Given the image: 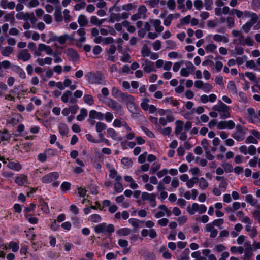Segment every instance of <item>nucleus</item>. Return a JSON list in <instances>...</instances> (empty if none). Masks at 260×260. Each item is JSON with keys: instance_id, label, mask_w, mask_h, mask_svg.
I'll return each instance as SVG.
<instances>
[{"instance_id": "nucleus-1", "label": "nucleus", "mask_w": 260, "mask_h": 260, "mask_svg": "<svg viewBox=\"0 0 260 260\" xmlns=\"http://www.w3.org/2000/svg\"><path fill=\"white\" fill-rule=\"evenodd\" d=\"M212 110L217 111L221 119L231 117L230 107L220 100L212 107Z\"/></svg>"}, {"instance_id": "nucleus-2", "label": "nucleus", "mask_w": 260, "mask_h": 260, "mask_svg": "<svg viewBox=\"0 0 260 260\" xmlns=\"http://www.w3.org/2000/svg\"><path fill=\"white\" fill-rule=\"evenodd\" d=\"M86 79L91 84L105 85L106 81L104 75L100 72H88L86 74Z\"/></svg>"}, {"instance_id": "nucleus-3", "label": "nucleus", "mask_w": 260, "mask_h": 260, "mask_svg": "<svg viewBox=\"0 0 260 260\" xmlns=\"http://www.w3.org/2000/svg\"><path fill=\"white\" fill-rule=\"evenodd\" d=\"M158 114L161 116L159 119V123L162 126L166 125L168 123L174 120L173 112L170 109H159Z\"/></svg>"}, {"instance_id": "nucleus-4", "label": "nucleus", "mask_w": 260, "mask_h": 260, "mask_svg": "<svg viewBox=\"0 0 260 260\" xmlns=\"http://www.w3.org/2000/svg\"><path fill=\"white\" fill-rule=\"evenodd\" d=\"M71 36L74 38L73 43L79 48L82 46L83 43L86 40V30L84 28L78 29L76 31L73 32Z\"/></svg>"}, {"instance_id": "nucleus-5", "label": "nucleus", "mask_w": 260, "mask_h": 260, "mask_svg": "<svg viewBox=\"0 0 260 260\" xmlns=\"http://www.w3.org/2000/svg\"><path fill=\"white\" fill-rule=\"evenodd\" d=\"M187 212L190 215H194L196 212L200 214L205 213L207 211V207L204 204H199L197 203H193L189 205L186 208Z\"/></svg>"}, {"instance_id": "nucleus-6", "label": "nucleus", "mask_w": 260, "mask_h": 260, "mask_svg": "<svg viewBox=\"0 0 260 260\" xmlns=\"http://www.w3.org/2000/svg\"><path fill=\"white\" fill-rule=\"evenodd\" d=\"M94 229L96 233H112L114 232L115 230L113 224H110L107 225L105 222L95 226Z\"/></svg>"}, {"instance_id": "nucleus-7", "label": "nucleus", "mask_w": 260, "mask_h": 260, "mask_svg": "<svg viewBox=\"0 0 260 260\" xmlns=\"http://www.w3.org/2000/svg\"><path fill=\"white\" fill-rule=\"evenodd\" d=\"M59 177V174L56 172L50 173L44 176L41 180L44 183H50L53 182V185L57 187L59 185V182L55 181Z\"/></svg>"}, {"instance_id": "nucleus-8", "label": "nucleus", "mask_w": 260, "mask_h": 260, "mask_svg": "<svg viewBox=\"0 0 260 260\" xmlns=\"http://www.w3.org/2000/svg\"><path fill=\"white\" fill-rule=\"evenodd\" d=\"M129 12H124L121 13L111 12L109 16V21L111 23H114L116 21H120L122 19H126L130 16Z\"/></svg>"}, {"instance_id": "nucleus-9", "label": "nucleus", "mask_w": 260, "mask_h": 260, "mask_svg": "<svg viewBox=\"0 0 260 260\" xmlns=\"http://www.w3.org/2000/svg\"><path fill=\"white\" fill-rule=\"evenodd\" d=\"M106 104L120 115L123 114L124 112L122 109V106L116 101L109 99L106 102Z\"/></svg>"}, {"instance_id": "nucleus-10", "label": "nucleus", "mask_w": 260, "mask_h": 260, "mask_svg": "<svg viewBox=\"0 0 260 260\" xmlns=\"http://www.w3.org/2000/svg\"><path fill=\"white\" fill-rule=\"evenodd\" d=\"M236 131L232 134V137L237 141L243 140L245 137V129L240 125H237Z\"/></svg>"}, {"instance_id": "nucleus-11", "label": "nucleus", "mask_w": 260, "mask_h": 260, "mask_svg": "<svg viewBox=\"0 0 260 260\" xmlns=\"http://www.w3.org/2000/svg\"><path fill=\"white\" fill-rule=\"evenodd\" d=\"M185 67L182 68L180 70V75L182 77H188L191 72L195 70V67L190 61H187L185 63Z\"/></svg>"}, {"instance_id": "nucleus-12", "label": "nucleus", "mask_w": 260, "mask_h": 260, "mask_svg": "<svg viewBox=\"0 0 260 260\" xmlns=\"http://www.w3.org/2000/svg\"><path fill=\"white\" fill-rule=\"evenodd\" d=\"M141 198L143 200L148 201L151 207H155L156 206V196L154 193L143 192L141 194Z\"/></svg>"}, {"instance_id": "nucleus-13", "label": "nucleus", "mask_w": 260, "mask_h": 260, "mask_svg": "<svg viewBox=\"0 0 260 260\" xmlns=\"http://www.w3.org/2000/svg\"><path fill=\"white\" fill-rule=\"evenodd\" d=\"M235 127V123L232 120L221 121L217 124V128L219 130L228 129H233Z\"/></svg>"}, {"instance_id": "nucleus-14", "label": "nucleus", "mask_w": 260, "mask_h": 260, "mask_svg": "<svg viewBox=\"0 0 260 260\" xmlns=\"http://www.w3.org/2000/svg\"><path fill=\"white\" fill-rule=\"evenodd\" d=\"M61 100L64 103L69 102L70 104H76L77 100L72 97V92L70 90H66L61 96Z\"/></svg>"}, {"instance_id": "nucleus-15", "label": "nucleus", "mask_w": 260, "mask_h": 260, "mask_svg": "<svg viewBox=\"0 0 260 260\" xmlns=\"http://www.w3.org/2000/svg\"><path fill=\"white\" fill-rule=\"evenodd\" d=\"M31 54L27 49H22L18 52L17 57L19 60L24 62L28 61L31 58Z\"/></svg>"}, {"instance_id": "nucleus-16", "label": "nucleus", "mask_w": 260, "mask_h": 260, "mask_svg": "<svg viewBox=\"0 0 260 260\" xmlns=\"http://www.w3.org/2000/svg\"><path fill=\"white\" fill-rule=\"evenodd\" d=\"M142 66L143 67L144 71L146 73H150L152 71H155L153 62L147 59H143Z\"/></svg>"}, {"instance_id": "nucleus-17", "label": "nucleus", "mask_w": 260, "mask_h": 260, "mask_svg": "<svg viewBox=\"0 0 260 260\" xmlns=\"http://www.w3.org/2000/svg\"><path fill=\"white\" fill-rule=\"evenodd\" d=\"M212 37L213 40L216 42H222L226 44L229 42V36L228 34L221 35L219 34H215L214 35H209L207 37Z\"/></svg>"}, {"instance_id": "nucleus-18", "label": "nucleus", "mask_w": 260, "mask_h": 260, "mask_svg": "<svg viewBox=\"0 0 260 260\" xmlns=\"http://www.w3.org/2000/svg\"><path fill=\"white\" fill-rule=\"evenodd\" d=\"M150 23L154 27L155 31L158 34L161 33L164 29L163 26L161 25V22L159 19H150Z\"/></svg>"}, {"instance_id": "nucleus-19", "label": "nucleus", "mask_w": 260, "mask_h": 260, "mask_svg": "<svg viewBox=\"0 0 260 260\" xmlns=\"http://www.w3.org/2000/svg\"><path fill=\"white\" fill-rule=\"evenodd\" d=\"M14 182L18 186H23L28 183V177L26 175L21 174L16 176Z\"/></svg>"}, {"instance_id": "nucleus-20", "label": "nucleus", "mask_w": 260, "mask_h": 260, "mask_svg": "<svg viewBox=\"0 0 260 260\" xmlns=\"http://www.w3.org/2000/svg\"><path fill=\"white\" fill-rule=\"evenodd\" d=\"M116 50V48L114 45H110V47L106 51L107 59L111 61H115V57L114 55Z\"/></svg>"}, {"instance_id": "nucleus-21", "label": "nucleus", "mask_w": 260, "mask_h": 260, "mask_svg": "<svg viewBox=\"0 0 260 260\" xmlns=\"http://www.w3.org/2000/svg\"><path fill=\"white\" fill-rule=\"evenodd\" d=\"M245 201L251 206L255 207L257 209H260V204L258 200L254 198L251 194H247L245 196Z\"/></svg>"}, {"instance_id": "nucleus-22", "label": "nucleus", "mask_w": 260, "mask_h": 260, "mask_svg": "<svg viewBox=\"0 0 260 260\" xmlns=\"http://www.w3.org/2000/svg\"><path fill=\"white\" fill-rule=\"evenodd\" d=\"M57 41L61 45H63L66 43L67 41H69L70 43H73L74 38L71 35H69L67 34H64L62 36H58Z\"/></svg>"}, {"instance_id": "nucleus-23", "label": "nucleus", "mask_w": 260, "mask_h": 260, "mask_svg": "<svg viewBox=\"0 0 260 260\" xmlns=\"http://www.w3.org/2000/svg\"><path fill=\"white\" fill-rule=\"evenodd\" d=\"M1 7L4 9H13L15 7V3L13 1H8V0H1L0 2Z\"/></svg>"}, {"instance_id": "nucleus-24", "label": "nucleus", "mask_w": 260, "mask_h": 260, "mask_svg": "<svg viewBox=\"0 0 260 260\" xmlns=\"http://www.w3.org/2000/svg\"><path fill=\"white\" fill-rule=\"evenodd\" d=\"M107 128V125L101 121H99L96 123L95 124V130L96 132L99 134V137H103L102 132L105 130Z\"/></svg>"}, {"instance_id": "nucleus-25", "label": "nucleus", "mask_w": 260, "mask_h": 260, "mask_svg": "<svg viewBox=\"0 0 260 260\" xmlns=\"http://www.w3.org/2000/svg\"><path fill=\"white\" fill-rule=\"evenodd\" d=\"M89 116L90 118L94 119H97L99 120L104 119V114L100 112H98L95 110H91L89 113Z\"/></svg>"}, {"instance_id": "nucleus-26", "label": "nucleus", "mask_w": 260, "mask_h": 260, "mask_svg": "<svg viewBox=\"0 0 260 260\" xmlns=\"http://www.w3.org/2000/svg\"><path fill=\"white\" fill-rule=\"evenodd\" d=\"M38 50L41 52H45L48 55H51L53 53V50L51 47L44 44H39L38 45Z\"/></svg>"}, {"instance_id": "nucleus-27", "label": "nucleus", "mask_w": 260, "mask_h": 260, "mask_svg": "<svg viewBox=\"0 0 260 260\" xmlns=\"http://www.w3.org/2000/svg\"><path fill=\"white\" fill-rule=\"evenodd\" d=\"M61 6H58L57 7L55 8L54 17L55 20L57 22H61L63 21V18L61 15Z\"/></svg>"}, {"instance_id": "nucleus-28", "label": "nucleus", "mask_w": 260, "mask_h": 260, "mask_svg": "<svg viewBox=\"0 0 260 260\" xmlns=\"http://www.w3.org/2000/svg\"><path fill=\"white\" fill-rule=\"evenodd\" d=\"M7 166L9 169L15 171H19L22 169V166L19 162L9 161Z\"/></svg>"}, {"instance_id": "nucleus-29", "label": "nucleus", "mask_w": 260, "mask_h": 260, "mask_svg": "<svg viewBox=\"0 0 260 260\" xmlns=\"http://www.w3.org/2000/svg\"><path fill=\"white\" fill-rule=\"evenodd\" d=\"M197 182L199 183V187L202 190L206 189L209 186L208 182L204 177L198 178Z\"/></svg>"}, {"instance_id": "nucleus-30", "label": "nucleus", "mask_w": 260, "mask_h": 260, "mask_svg": "<svg viewBox=\"0 0 260 260\" xmlns=\"http://www.w3.org/2000/svg\"><path fill=\"white\" fill-rule=\"evenodd\" d=\"M128 222L134 228L138 229V228L142 227V224H143L144 221L140 220L137 218H132L128 220Z\"/></svg>"}, {"instance_id": "nucleus-31", "label": "nucleus", "mask_w": 260, "mask_h": 260, "mask_svg": "<svg viewBox=\"0 0 260 260\" xmlns=\"http://www.w3.org/2000/svg\"><path fill=\"white\" fill-rule=\"evenodd\" d=\"M175 128L174 133L175 135H178L183 130L184 127V122L181 120H176L175 123Z\"/></svg>"}, {"instance_id": "nucleus-32", "label": "nucleus", "mask_w": 260, "mask_h": 260, "mask_svg": "<svg viewBox=\"0 0 260 260\" xmlns=\"http://www.w3.org/2000/svg\"><path fill=\"white\" fill-rule=\"evenodd\" d=\"M124 179L126 182L130 183L129 187L131 189H135L138 188V185L136 183L135 180L131 176H125L124 177Z\"/></svg>"}, {"instance_id": "nucleus-33", "label": "nucleus", "mask_w": 260, "mask_h": 260, "mask_svg": "<svg viewBox=\"0 0 260 260\" xmlns=\"http://www.w3.org/2000/svg\"><path fill=\"white\" fill-rule=\"evenodd\" d=\"M121 102L125 103L126 105L134 101V98L132 95L127 93H123L120 99Z\"/></svg>"}, {"instance_id": "nucleus-34", "label": "nucleus", "mask_w": 260, "mask_h": 260, "mask_svg": "<svg viewBox=\"0 0 260 260\" xmlns=\"http://www.w3.org/2000/svg\"><path fill=\"white\" fill-rule=\"evenodd\" d=\"M58 127L59 133L62 136L67 135L69 132V128L66 124L63 123H60L58 124Z\"/></svg>"}, {"instance_id": "nucleus-35", "label": "nucleus", "mask_w": 260, "mask_h": 260, "mask_svg": "<svg viewBox=\"0 0 260 260\" xmlns=\"http://www.w3.org/2000/svg\"><path fill=\"white\" fill-rule=\"evenodd\" d=\"M258 21H249L242 26V29L245 33H248L250 30L251 27L256 24Z\"/></svg>"}, {"instance_id": "nucleus-36", "label": "nucleus", "mask_w": 260, "mask_h": 260, "mask_svg": "<svg viewBox=\"0 0 260 260\" xmlns=\"http://www.w3.org/2000/svg\"><path fill=\"white\" fill-rule=\"evenodd\" d=\"M3 18L5 21L10 22L12 25H14L15 23V19L12 13H5Z\"/></svg>"}, {"instance_id": "nucleus-37", "label": "nucleus", "mask_w": 260, "mask_h": 260, "mask_svg": "<svg viewBox=\"0 0 260 260\" xmlns=\"http://www.w3.org/2000/svg\"><path fill=\"white\" fill-rule=\"evenodd\" d=\"M243 16L246 18H250V21H258V19L257 15L255 13L248 11L243 12Z\"/></svg>"}, {"instance_id": "nucleus-38", "label": "nucleus", "mask_w": 260, "mask_h": 260, "mask_svg": "<svg viewBox=\"0 0 260 260\" xmlns=\"http://www.w3.org/2000/svg\"><path fill=\"white\" fill-rule=\"evenodd\" d=\"M127 107L129 112L135 114H138L139 113L140 110L135 105L134 101L127 105Z\"/></svg>"}, {"instance_id": "nucleus-39", "label": "nucleus", "mask_w": 260, "mask_h": 260, "mask_svg": "<svg viewBox=\"0 0 260 260\" xmlns=\"http://www.w3.org/2000/svg\"><path fill=\"white\" fill-rule=\"evenodd\" d=\"M127 107L129 112L135 114H138L139 113L140 110L135 105L134 101L127 105Z\"/></svg>"}, {"instance_id": "nucleus-40", "label": "nucleus", "mask_w": 260, "mask_h": 260, "mask_svg": "<svg viewBox=\"0 0 260 260\" xmlns=\"http://www.w3.org/2000/svg\"><path fill=\"white\" fill-rule=\"evenodd\" d=\"M131 230L128 228H121L116 231V234L119 236H125L130 234Z\"/></svg>"}, {"instance_id": "nucleus-41", "label": "nucleus", "mask_w": 260, "mask_h": 260, "mask_svg": "<svg viewBox=\"0 0 260 260\" xmlns=\"http://www.w3.org/2000/svg\"><path fill=\"white\" fill-rule=\"evenodd\" d=\"M227 89L229 92L234 94L237 93V88L235 83L233 81L228 82Z\"/></svg>"}, {"instance_id": "nucleus-42", "label": "nucleus", "mask_w": 260, "mask_h": 260, "mask_svg": "<svg viewBox=\"0 0 260 260\" xmlns=\"http://www.w3.org/2000/svg\"><path fill=\"white\" fill-rule=\"evenodd\" d=\"M78 23L80 26H85L88 24V19L84 15L80 14L78 17Z\"/></svg>"}, {"instance_id": "nucleus-43", "label": "nucleus", "mask_w": 260, "mask_h": 260, "mask_svg": "<svg viewBox=\"0 0 260 260\" xmlns=\"http://www.w3.org/2000/svg\"><path fill=\"white\" fill-rule=\"evenodd\" d=\"M252 220L250 218H246L243 220V223L246 224L245 230L248 232L255 228L252 226Z\"/></svg>"}, {"instance_id": "nucleus-44", "label": "nucleus", "mask_w": 260, "mask_h": 260, "mask_svg": "<svg viewBox=\"0 0 260 260\" xmlns=\"http://www.w3.org/2000/svg\"><path fill=\"white\" fill-rule=\"evenodd\" d=\"M105 20L104 19H99L95 16H91L90 18L91 24L96 26H100L105 22Z\"/></svg>"}, {"instance_id": "nucleus-45", "label": "nucleus", "mask_w": 260, "mask_h": 260, "mask_svg": "<svg viewBox=\"0 0 260 260\" xmlns=\"http://www.w3.org/2000/svg\"><path fill=\"white\" fill-rule=\"evenodd\" d=\"M109 177L115 179L116 181H120L122 179L121 176L118 174L117 171L114 169L110 170Z\"/></svg>"}, {"instance_id": "nucleus-46", "label": "nucleus", "mask_w": 260, "mask_h": 260, "mask_svg": "<svg viewBox=\"0 0 260 260\" xmlns=\"http://www.w3.org/2000/svg\"><path fill=\"white\" fill-rule=\"evenodd\" d=\"M253 253L251 247L246 248L244 250L243 260H251Z\"/></svg>"}, {"instance_id": "nucleus-47", "label": "nucleus", "mask_w": 260, "mask_h": 260, "mask_svg": "<svg viewBox=\"0 0 260 260\" xmlns=\"http://www.w3.org/2000/svg\"><path fill=\"white\" fill-rule=\"evenodd\" d=\"M137 7V3L135 2L132 3H127L123 5L122 6V10L129 11L133 9H135Z\"/></svg>"}, {"instance_id": "nucleus-48", "label": "nucleus", "mask_w": 260, "mask_h": 260, "mask_svg": "<svg viewBox=\"0 0 260 260\" xmlns=\"http://www.w3.org/2000/svg\"><path fill=\"white\" fill-rule=\"evenodd\" d=\"M13 52V48L10 46H6L1 50L3 56L8 57Z\"/></svg>"}, {"instance_id": "nucleus-49", "label": "nucleus", "mask_w": 260, "mask_h": 260, "mask_svg": "<svg viewBox=\"0 0 260 260\" xmlns=\"http://www.w3.org/2000/svg\"><path fill=\"white\" fill-rule=\"evenodd\" d=\"M67 54L68 56L70 57L74 60H77L79 58V55L77 52L72 49H68Z\"/></svg>"}, {"instance_id": "nucleus-50", "label": "nucleus", "mask_w": 260, "mask_h": 260, "mask_svg": "<svg viewBox=\"0 0 260 260\" xmlns=\"http://www.w3.org/2000/svg\"><path fill=\"white\" fill-rule=\"evenodd\" d=\"M87 116V110L85 108L81 109L80 113L77 115L76 118L77 120L81 121L83 120Z\"/></svg>"}, {"instance_id": "nucleus-51", "label": "nucleus", "mask_w": 260, "mask_h": 260, "mask_svg": "<svg viewBox=\"0 0 260 260\" xmlns=\"http://www.w3.org/2000/svg\"><path fill=\"white\" fill-rule=\"evenodd\" d=\"M149 102L150 100L147 98H143L142 99L140 105L143 110L148 111L150 106L149 105Z\"/></svg>"}, {"instance_id": "nucleus-52", "label": "nucleus", "mask_w": 260, "mask_h": 260, "mask_svg": "<svg viewBox=\"0 0 260 260\" xmlns=\"http://www.w3.org/2000/svg\"><path fill=\"white\" fill-rule=\"evenodd\" d=\"M217 46L212 42L206 45L205 49L208 53H212L217 49Z\"/></svg>"}, {"instance_id": "nucleus-53", "label": "nucleus", "mask_w": 260, "mask_h": 260, "mask_svg": "<svg viewBox=\"0 0 260 260\" xmlns=\"http://www.w3.org/2000/svg\"><path fill=\"white\" fill-rule=\"evenodd\" d=\"M29 13H24L23 12H19L16 14V18L18 20H23L24 21H28V17Z\"/></svg>"}, {"instance_id": "nucleus-54", "label": "nucleus", "mask_w": 260, "mask_h": 260, "mask_svg": "<svg viewBox=\"0 0 260 260\" xmlns=\"http://www.w3.org/2000/svg\"><path fill=\"white\" fill-rule=\"evenodd\" d=\"M88 219L92 223H99L101 221L102 218L100 215L93 214L89 217Z\"/></svg>"}, {"instance_id": "nucleus-55", "label": "nucleus", "mask_w": 260, "mask_h": 260, "mask_svg": "<svg viewBox=\"0 0 260 260\" xmlns=\"http://www.w3.org/2000/svg\"><path fill=\"white\" fill-rule=\"evenodd\" d=\"M128 23H129V22L125 20L121 23H116L114 25V28L118 31H120L122 29L123 27H126V26L128 25Z\"/></svg>"}, {"instance_id": "nucleus-56", "label": "nucleus", "mask_w": 260, "mask_h": 260, "mask_svg": "<svg viewBox=\"0 0 260 260\" xmlns=\"http://www.w3.org/2000/svg\"><path fill=\"white\" fill-rule=\"evenodd\" d=\"M198 177H192L189 179L186 183V186L188 188H192L194 184L197 183Z\"/></svg>"}, {"instance_id": "nucleus-57", "label": "nucleus", "mask_w": 260, "mask_h": 260, "mask_svg": "<svg viewBox=\"0 0 260 260\" xmlns=\"http://www.w3.org/2000/svg\"><path fill=\"white\" fill-rule=\"evenodd\" d=\"M84 101L85 103L89 105H92L94 104V99L93 96L90 94H85L83 97Z\"/></svg>"}, {"instance_id": "nucleus-58", "label": "nucleus", "mask_w": 260, "mask_h": 260, "mask_svg": "<svg viewBox=\"0 0 260 260\" xmlns=\"http://www.w3.org/2000/svg\"><path fill=\"white\" fill-rule=\"evenodd\" d=\"M203 5L206 10L210 11L213 8V0H204Z\"/></svg>"}, {"instance_id": "nucleus-59", "label": "nucleus", "mask_w": 260, "mask_h": 260, "mask_svg": "<svg viewBox=\"0 0 260 260\" xmlns=\"http://www.w3.org/2000/svg\"><path fill=\"white\" fill-rule=\"evenodd\" d=\"M86 3L84 1H81L80 2L77 3L74 6V10L75 11H79L85 8Z\"/></svg>"}, {"instance_id": "nucleus-60", "label": "nucleus", "mask_w": 260, "mask_h": 260, "mask_svg": "<svg viewBox=\"0 0 260 260\" xmlns=\"http://www.w3.org/2000/svg\"><path fill=\"white\" fill-rule=\"evenodd\" d=\"M62 13H63V16H62L63 20H64V21L66 22H69L71 21L72 20V17L70 14V11L68 9H66L63 11Z\"/></svg>"}, {"instance_id": "nucleus-61", "label": "nucleus", "mask_w": 260, "mask_h": 260, "mask_svg": "<svg viewBox=\"0 0 260 260\" xmlns=\"http://www.w3.org/2000/svg\"><path fill=\"white\" fill-rule=\"evenodd\" d=\"M107 136L113 140L117 139V134L115 129L112 128H108L107 129Z\"/></svg>"}, {"instance_id": "nucleus-62", "label": "nucleus", "mask_w": 260, "mask_h": 260, "mask_svg": "<svg viewBox=\"0 0 260 260\" xmlns=\"http://www.w3.org/2000/svg\"><path fill=\"white\" fill-rule=\"evenodd\" d=\"M230 251L231 252L234 254L236 253H238L239 254H242L244 252V248L242 246H232L230 248Z\"/></svg>"}, {"instance_id": "nucleus-63", "label": "nucleus", "mask_w": 260, "mask_h": 260, "mask_svg": "<svg viewBox=\"0 0 260 260\" xmlns=\"http://www.w3.org/2000/svg\"><path fill=\"white\" fill-rule=\"evenodd\" d=\"M151 50L147 46H144L141 51L142 55L143 57H149L150 55Z\"/></svg>"}, {"instance_id": "nucleus-64", "label": "nucleus", "mask_w": 260, "mask_h": 260, "mask_svg": "<svg viewBox=\"0 0 260 260\" xmlns=\"http://www.w3.org/2000/svg\"><path fill=\"white\" fill-rule=\"evenodd\" d=\"M193 5L195 9L199 11H201L204 8L203 2L202 0H195Z\"/></svg>"}]
</instances>
